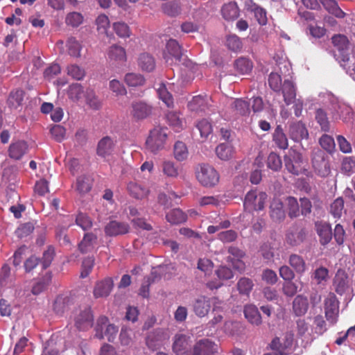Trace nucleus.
<instances>
[{
	"instance_id": "obj_49",
	"label": "nucleus",
	"mask_w": 355,
	"mask_h": 355,
	"mask_svg": "<svg viewBox=\"0 0 355 355\" xmlns=\"http://www.w3.org/2000/svg\"><path fill=\"white\" fill-rule=\"evenodd\" d=\"M84 17L80 12H71L65 17V23L73 28L78 27L83 22Z\"/></svg>"
},
{
	"instance_id": "obj_47",
	"label": "nucleus",
	"mask_w": 355,
	"mask_h": 355,
	"mask_svg": "<svg viewBox=\"0 0 355 355\" xmlns=\"http://www.w3.org/2000/svg\"><path fill=\"white\" fill-rule=\"evenodd\" d=\"M173 154L178 161L182 162L185 160L189 155L186 144L182 141H177L174 145Z\"/></svg>"
},
{
	"instance_id": "obj_48",
	"label": "nucleus",
	"mask_w": 355,
	"mask_h": 355,
	"mask_svg": "<svg viewBox=\"0 0 355 355\" xmlns=\"http://www.w3.org/2000/svg\"><path fill=\"white\" fill-rule=\"evenodd\" d=\"M332 43L336 47L338 52L349 50V42L348 38L344 35H336L332 37Z\"/></svg>"
},
{
	"instance_id": "obj_5",
	"label": "nucleus",
	"mask_w": 355,
	"mask_h": 355,
	"mask_svg": "<svg viewBox=\"0 0 355 355\" xmlns=\"http://www.w3.org/2000/svg\"><path fill=\"white\" fill-rule=\"evenodd\" d=\"M74 324L80 331H87L94 324V315L89 306L80 309L75 314Z\"/></svg>"
},
{
	"instance_id": "obj_15",
	"label": "nucleus",
	"mask_w": 355,
	"mask_h": 355,
	"mask_svg": "<svg viewBox=\"0 0 355 355\" xmlns=\"http://www.w3.org/2000/svg\"><path fill=\"white\" fill-rule=\"evenodd\" d=\"M28 146L24 141H17L12 143L8 148L9 157L15 160H19L28 152Z\"/></svg>"
},
{
	"instance_id": "obj_39",
	"label": "nucleus",
	"mask_w": 355,
	"mask_h": 355,
	"mask_svg": "<svg viewBox=\"0 0 355 355\" xmlns=\"http://www.w3.org/2000/svg\"><path fill=\"white\" fill-rule=\"evenodd\" d=\"M232 109L236 115L245 116L250 114V104L241 98L236 99L232 104Z\"/></svg>"
},
{
	"instance_id": "obj_29",
	"label": "nucleus",
	"mask_w": 355,
	"mask_h": 355,
	"mask_svg": "<svg viewBox=\"0 0 355 355\" xmlns=\"http://www.w3.org/2000/svg\"><path fill=\"white\" fill-rule=\"evenodd\" d=\"M25 92L20 89L12 90L8 98L7 104L10 109H17L22 105Z\"/></svg>"
},
{
	"instance_id": "obj_32",
	"label": "nucleus",
	"mask_w": 355,
	"mask_h": 355,
	"mask_svg": "<svg viewBox=\"0 0 355 355\" xmlns=\"http://www.w3.org/2000/svg\"><path fill=\"white\" fill-rule=\"evenodd\" d=\"M334 286L336 292L343 295L348 288L347 276L344 272H338L334 279Z\"/></svg>"
},
{
	"instance_id": "obj_33",
	"label": "nucleus",
	"mask_w": 355,
	"mask_h": 355,
	"mask_svg": "<svg viewBox=\"0 0 355 355\" xmlns=\"http://www.w3.org/2000/svg\"><path fill=\"white\" fill-rule=\"evenodd\" d=\"M188 108L191 112H205L207 108L206 99L201 96H196L188 103Z\"/></svg>"
},
{
	"instance_id": "obj_17",
	"label": "nucleus",
	"mask_w": 355,
	"mask_h": 355,
	"mask_svg": "<svg viewBox=\"0 0 355 355\" xmlns=\"http://www.w3.org/2000/svg\"><path fill=\"white\" fill-rule=\"evenodd\" d=\"M324 311L327 320L335 322L338 313V304L335 296H331L325 300Z\"/></svg>"
},
{
	"instance_id": "obj_26",
	"label": "nucleus",
	"mask_w": 355,
	"mask_h": 355,
	"mask_svg": "<svg viewBox=\"0 0 355 355\" xmlns=\"http://www.w3.org/2000/svg\"><path fill=\"white\" fill-rule=\"evenodd\" d=\"M137 63L142 71L150 72L155 68L154 58L147 53H143L139 55Z\"/></svg>"
},
{
	"instance_id": "obj_23",
	"label": "nucleus",
	"mask_w": 355,
	"mask_h": 355,
	"mask_svg": "<svg viewBox=\"0 0 355 355\" xmlns=\"http://www.w3.org/2000/svg\"><path fill=\"white\" fill-rule=\"evenodd\" d=\"M217 157L224 161H227L234 157L235 150L233 146L228 143H222L216 148Z\"/></svg>"
},
{
	"instance_id": "obj_25",
	"label": "nucleus",
	"mask_w": 355,
	"mask_h": 355,
	"mask_svg": "<svg viewBox=\"0 0 355 355\" xmlns=\"http://www.w3.org/2000/svg\"><path fill=\"white\" fill-rule=\"evenodd\" d=\"M97 241V236L92 232L85 233L78 244V250L85 254L91 251Z\"/></svg>"
},
{
	"instance_id": "obj_34",
	"label": "nucleus",
	"mask_w": 355,
	"mask_h": 355,
	"mask_svg": "<svg viewBox=\"0 0 355 355\" xmlns=\"http://www.w3.org/2000/svg\"><path fill=\"white\" fill-rule=\"evenodd\" d=\"M315 119L322 131L325 132L330 131L331 124L327 117V114L323 109L319 108L316 110Z\"/></svg>"
},
{
	"instance_id": "obj_31",
	"label": "nucleus",
	"mask_w": 355,
	"mask_h": 355,
	"mask_svg": "<svg viewBox=\"0 0 355 355\" xmlns=\"http://www.w3.org/2000/svg\"><path fill=\"white\" fill-rule=\"evenodd\" d=\"M324 8L328 12L337 18H344L345 13L338 6L335 0H320Z\"/></svg>"
},
{
	"instance_id": "obj_24",
	"label": "nucleus",
	"mask_w": 355,
	"mask_h": 355,
	"mask_svg": "<svg viewBox=\"0 0 355 355\" xmlns=\"http://www.w3.org/2000/svg\"><path fill=\"white\" fill-rule=\"evenodd\" d=\"M166 219L171 225H179L187 221V215L180 208H175L166 214Z\"/></svg>"
},
{
	"instance_id": "obj_52",
	"label": "nucleus",
	"mask_w": 355,
	"mask_h": 355,
	"mask_svg": "<svg viewBox=\"0 0 355 355\" xmlns=\"http://www.w3.org/2000/svg\"><path fill=\"white\" fill-rule=\"evenodd\" d=\"M125 82L130 87H137L143 85L145 79L143 76L139 73H129L125 76Z\"/></svg>"
},
{
	"instance_id": "obj_3",
	"label": "nucleus",
	"mask_w": 355,
	"mask_h": 355,
	"mask_svg": "<svg viewBox=\"0 0 355 355\" xmlns=\"http://www.w3.org/2000/svg\"><path fill=\"white\" fill-rule=\"evenodd\" d=\"M312 165L315 172L321 177H327L331 173L328 155L321 150L313 153Z\"/></svg>"
},
{
	"instance_id": "obj_55",
	"label": "nucleus",
	"mask_w": 355,
	"mask_h": 355,
	"mask_svg": "<svg viewBox=\"0 0 355 355\" xmlns=\"http://www.w3.org/2000/svg\"><path fill=\"white\" fill-rule=\"evenodd\" d=\"M344 209V200L343 198H336L330 205V213L336 218H340Z\"/></svg>"
},
{
	"instance_id": "obj_58",
	"label": "nucleus",
	"mask_w": 355,
	"mask_h": 355,
	"mask_svg": "<svg viewBox=\"0 0 355 355\" xmlns=\"http://www.w3.org/2000/svg\"><path fill=\"white\" fill-rule=\"evenodd\" d=\"M76 223L85 231L89 230L93 225L92 219L86 214L82 212L78 213L76 216Z\"/></svg>"
},
{
	"instance_id": "obj_61",
	"label": "nucleus",
	"mask_w": 355,
	"mask_h": 355,
	"mask_svg": "<svg viewBox=\"0 0 355 355\" xmlns=\"http://www.w3.org/2000/svg\"><path fill=\"white\" fill-rule=\"evenodd\" d=\"M113 28L116 34L120 37L125 38L130 36V28L124 22L114 23L113 24Z\"/></svg>"
},
{
	"instance_id": "obj_36",
	"label": "nucleus",
	"mask_w": 355,
	"mask_h": 355,
	"mask_svg": "<svg viewBox=\"0 0 355 355\" xmlns=\"http://www.w3.org/2000/svg\"><path fill=\"white\" fill-rule=\"evenodd\" d=\"M288 263L298 274H302L306 270V263L302 257L292 254L289 257Z\"/></svg>"
},
{
	"instance_id": "obj_14",
	"label": "nucleus",
	"mask_w": 355,
	"mask_h": 355,
	"mask_svg": "<svg viewBox=\"0 0 355 355\" xmlns=\"http://www.w3.org/2000/svg\"><path fill=\"white\" fill-rule=\"evenodd\" d=\"M211 308L210 299L206 296H200L195 300L193 304V309L198 317L207 315Z\"/></svg>"
},
{
	"instance_id": "obj_46",
	"label": "nucleus",
	"mask_w": 355,
	"mask_h": 355,
	"mask_svg": "<svg viewBox=\"0 0 355 355\" xmlns=\"http://www.w3.org/2000/svg\"><path fill=\"white\" fill-rule=\"evenodd\" d=\"M87 104L93 110H97L101 107V102L92 89H87L85 94Z\"/></svg>"
},
{
	"instance_id": "obj_45",
	"label": "nucleus",
	"mask_w": 355,
	"mask_h": 355,
	"mask_svg": "<svg viewBox=\"0 0 355 355\" xmlns=\"http://www.w3.org/2000/svg\"><path fill=\"white\" fill-rule=\"evenodd\" d=\"M162 172L164 175L176 178L179 175V167L172 161H164L162 164Z\"/></svg>"
},
{
	"instance_id": "obj_35",
	"label": "nucleus",
	"mask_w": 355,
	"mask_h": 355,
	"mask_svg": "<svg viewBox=\"0 0 355 355\" xmlns=\"http://www.w3.org/2000/svg\"><path fill=\"white\" fill-rule=\"evenodd\" d=\"M108 58L112 60L119 62H124L126 61L125 50L118 45H112L110 47L107 53Z\"/></svg>"
},
{
	"instance_id": "obj_64",
	"label": "nucleus",
	"mask_w": 355,
	"mask_h": 355,
	"mask_svg": "<svg viewBox=\"0 0 355 355\" xmlns=\"http://www.w3.org/2000/svg\"><path fill=\"white\" fill-rule=\"evenodd\" d=\"M226 45L232 51H238L242 49L241 39L236 35H229L226 40Z\"/></svg>"
},
{
	"instance_id": "obj_43",
	"label": "nucleus",
	"mask_w": 355,
	"mask_h": 355,
	"mask_svg": "<svg viewBox=\"0 0 355 355\" xmlns=\"http://www.w3.org/2000/svg\"><path fill=\"white\" fill-rule=\"evenodd\" d=\"M70 302L69 297L59 295L53 303V311L59 315L62 314L68 308Z\"/></svg>"
},
{
	"instance_id": "obj_10",
	"label": "nucleus",
	"mask_w": 355,
	"mask_h": 355,
	"mask_svg": "<svg viewBox=\"0 0 355 355\" xmlns=\"http://www.w3.org/2000/svg\"><path fill=\"white\" fill-rule=\"evenodd\" d=\"M285 167L288 171L294 175H298L302 169V155L297 151H293L284 157Z\"/></svg>"
},
{
	"instance_id": "obj_20",
	"label": "nucleus",
	"mask_w": 355,
	"mask_h": 355,
	"mask_svg": "<svg viewBox=\"0 0 355 355\" xmlns=\"http://www.w3.org/2000/svg\"><path fill=\"white\" fill-rule=\"evenodd\" d=\"M270 216L275 221H281L285 218V211L282 202L274 198L270 205Z\"/></svg>"
},
{
	"instance_id": "obj_30",
	"label": "nucleus",
	"mask_w": 355,
	"mask_h": 355,
	"mask_svg": "<svg viewBox=\"0 0 355 355\" xmlns=\"http://www.w3.org/2000/svg\"><path fill=\"white\" fill-rule=\"evenodd\" d=\"M223 18L227 21L234 20L239 17V8L235 2L224 4L221 8Z\"/></svg>"
},
{
	"instance_id": "obj_40",
	"label": "nucleus",
	"mask_w": 355,
	"mask_h": 355,
	"mask_svg": "<svg viewBox=\"0 0 355 355\" xmlns=\"http://www.w3.org/2000/svg\"><path fill=\"white\" fill-rule=\"evenodd\" d=\"M110 323L107 317L101 315L98 318L94 326L95 337L102 340L104 338V331L107 328V325Z\"/></svg>"
},
{
	"instance_id": "obj_62",
	"label": "nucleus",
	"mask_w": 355,
	"mask_h": 355,
	"mask_svg": "<svg viewBox=\"0 0 355 355\" xmlns=\"http://www.w3.org/2000/svg\"><path fill=\"white\" fill-rule=\"evenodd\" d=\"M90 180L85 175H81L77 178L76 188L80 193H87L91 189Z\"/></svg>"
},
{
	"instance_id": "obj_18",
	"label": "nucleus",
	"mask_w": 355,
	"mask_h": 355,
	"mask_svg": "<svg viewBox=\"0 0 355 355\" xmlns=\"http://www.w3.org/2000/svg\"><path fill=\"white\" fill-rule=\"evenodd\" d=\"M284 101L287 105L294 102L296 97V89L291 80H284L281 88Z\"/></svg>"
},
{
	"instance_id": "obj_37",
	"label": "nucleus",
	"mask_w": 355,
	"mask_h": 355,
	"mask_svg": "<svg viewBox=\"0 0 355 355\" xmlns=\"http://www.w3.org/2000/svg\"><path fill=\"white\" fill-rule=\"evenodd\" d=\"M85 94L83 87L80 83H73L67 89L68 97L73 102H78Z\"/></svg>"
},
{
	"instance_id": "obj_54",
	"label": "nucleus",
	"mask_w": 355,
	"mask_h": 355,
	"mask_svg": "<svg viewBox=\"0 0 355 355\" xmlns=\"http://www.w3.org/2000/svg\"><path fill=\"white\" fill-rule=\"evenodd\" d=\"M159 98L170 107L173 105V98L172 95L168 92L165 85L160 84L157 89Z\"/></svg>"
},
{
	"instance_id": "obj_56",
	"label": "nucleus",
	"mask_w": 355,
	"mask_h": 355,
	"mask_svg": "<svg viewBox=\"0 0 355 355\" xmlns=\"http://www.w3.org/2000/svg\"><path fill=\"white\" fill-rule=\"evenodd\" d=\"M196 128L198 129L200 137L206 139L212 132V125L207 119H202L196 123Z\"/></svg>"
},
{
	"instance_id": "obj_53",
	"label": "nucleus",
	"mask_w": 355,
	"mask_h": 355,
	"mask_svg": "<svg viewBox=\"0 0 355 355\" xmlns=\"http://www.w3.org/2000/svg\"><path fill=\"white\" fill-rule=\"evenodd\" d=\"M67 73L73 79L80 80L85 76V71L77 64H70L67 67Z\"/></svg>"
},
{
	"instance_id": "obj_41",
	"label": "nucleus",
	"mask_w": 355,
	"mask_h": 355,
	"mask_svg": "<svg viewBox=\"0 0 355 355\" xmlns=\"http://www.w3.org/2000/svg\"><path fill=\"white\" fill-rule=\"evenodd\" d=\"M253 67L252 62L248 58H239L234 62V68L241 74L250 73Z\"/></svg>"
},
{
	"instance_id": "obj_4",
	"label": "nucleus",
	"mask_w": 355,
	"mask_h": 355,
	"mask_svg": "<svg viewBox=\"0 0 355 355\" xmlns=\"http://www.w3.org/2000/svg\"><path fill=\"white\" fill-rule=\"evenodd\" d=\"M267 197V194L264 192L257 193L256 191H250L245 196L243 202L244 207L250 211L262 210L264 208Z\"/></svg>"
},
{
	"instance_id": "obj_42",
	"label": "nucleus",
	"mask_w": 355,
	"mask_h": 355,
	"mask_svg": "<svg viewBox=\"0 0 355 355\" xmlns=\"http://www.w3.org/2000/svg\"><path fill=\"white\" fill-rule=\"evenodd\" d=\"M166 116L169 125L172 126L176 132L183 129V120L178 112H168Z\"/></svg>"
},
{
	"instance_id": "obj_38",
	"label": "nucleus",
	"mask_w": 355,
	"mask_h": 355,
	"mask_svg": "<svg viewBox=\"0 0 355 355\" xmlns=\"http://www.w3.org/2000/svg\"><path fill=\"white\" fill-rule=\"evenodd\" d=\"M51 274L46 273L42 279H39L32 287L31 292L33 295H37L45 291L51 282Z\"/></svg>"
},
{
	"instance_id": "obj_44",
	"label": "nucleus",
	"mask_w": 355,
	"mask_h": 355,
	"mask_svg": "<svg viewBox=\"0 0 355 355\" xmlns=\"http://www.w3.org/2000/svg\"><path fill=\"white\" fill-rule=\"evenodd\" d=\"M236 286L240 294L249 295L253 288L254 283L248 277H241L239 279Z\"/></svg>"
},
{
	"instance_id": "obj_19",
	"label": "nucleus",
	"mask_w": 355,
	"mask_h": 355,
	"mask_svg": "<svg viewBox=\"0 0 355 355\" xmlns=\"http://www.w3.org/2000/svg\"><path fill=\"white\" fill-rule=\"evenodd\" d=\"M316 232L320 237V242L325 245L330 242L332 239V231L329 224L322 222L315 223Z\"/></svg>"
},
{
	"instance_id": "obj_59",
	"label": "nucleus",
	"mask_w": 355,
	"mask_h": 355,
	"mask_svg": "<svg viewBox=\"0 0 355 355\" xmlns=\"http://www.w3.org/2000/svg\"><path fill=\"white\" fill-rule=\"evenodd\" d=\"M288 216L293 218L300 216V207L297 199L294 197H288L286 199Z\"/></svg>"
},
{
	"instance_id": "obj_57",
	"label": "nucleus",
	"mask_w": 355,
	"mask_h": 355,
	"mask_svg": "<svg viewBox=\"0 0 355 355\" xmlns=\"http://www.w3.org/2000/svg\"><path fill=\"white\" fill-rule=\"evenodd\" d=\"M319 144L321 147L329 153H331L335 150V141L334 138L327 134H324L319 139Z\"/></svg>"
},
{
	"instance_id": "obj_51",
	"label": "nucleus",
	"mask_w": 355,
	"mask_h": 355,
	"mask_svg": "<svg viewBox=\"0 0 355 355\" xmlns=\"http://www.w3.org/2000/svg\"><path fill=\"white\" fill-rule=\"evenodd\" d=\"M341 171L346 175H351L355 173V157H345L341 162Z\"/></svg>"
},
{
	"instance_id": "obj_6",
	"label": "nucleus",
	"mask_w": 355,
	"mask_h": 355,
	"mask_svg": "<svg viewBox=\"0 0 355 355\" xmlns=\"http://www.w3.org/2000/svg\"><path fill=\"white\" fill-rule=\"evenodd\" d=\"M182 47L173 39H170L166 45L164 52V58L168 64L173 65L181 61L182 57Z\"/></svg>"
},
{
	"instance_id": "obj_50",
	"label": "nucleus",
	"mask_w": 355,
	"mask_h": 355,
	"mask_svg": "<svg viewBox=\"0 0 355 355\" xmlns=\"http://www.w3.org/2000/svg\"><path fill=\"white\" fill-rule=\"evenodd\" d=\"M306 237L304 230H300L296 232H290L286 235V241L293 246L297 245L302 243Z\"/></svg>"
},
{
	"instance_id": "obj_8",
	"label": "nucleus",
	"mask_w": 355,
	"mask_h": 355,
	"mask_svg": "<svg viewBox=\"0 0 355 355\" xmlns=\"http://www.w3.org/2000/svg\"><path fill=\"white\" fill-rule=\"evenodd\" d=\"M290 138L295 142H300L309 138V131L306 125L301 121L291 123L288 128Z\"/></svg>"
},
{
	"instance_id": "obj_27",
	"label": "nucleus",
	"mask_w": 355,
	"mask_h": 355,
	"mask_svg": "<svg viewBox=\"0 0 355 355\" xmlns=\"http://www.w3.org/2000/svg\"><path fill=\"white\" fill-rule=\"evenodd\" d=\"M309 309V302L306 297L297 295L293 302V309L297 316L304 315Z\"/></svg>"
},
{
	"instance_id": "obj_28",
	"label": "nucleus",
	"mask_w": 355,
	"mask_h": 355,
	"mask_svg": "<svg viewBox=\"0 0 355 355\" xmlns=\"http://www.w3.org/2000/svg\"><path fill=\"white\" fill-rule=\"evenodd\" d=\"M244 315L245 318L252 324L259 325L261 323V314L258 309L252 304L246 305L244 307Z\"/></svg>"
},
{
	"instance_id": "obj_63",
	"label": "nucleus",
	"mask_w": 355,
	"mask_h": 355,
	"mask_svg": "<svg viewBox=\"0 0 355 355\" xmlns=\"http://www.w3.org/2000/svg\"><path fill=\"white\" fill-rule=\"evenodd\" d=\"M267 166L273 171L279 170L282 166L280 157L275 153H270L268 157Z\"/></svg>"
},
{
	"instance_id": "obj_60",
	"label": "nucleus",
	"mask_w": 355,
	"mask_h": 355,
	"mask_svg": "<svg viewBox=\"0 0 355 355\" xmlns=\"http://www.w3.org/2000/svg\"><path fill=\"white\" fill-rule=\"evenodd\" d=\"M281 76L277 73L272 72L269 75L268 83L270 87L275 92H279L282 87Z\"/></svg>"
},
{
	"instance_id": "obj_16",
	"label": "nucleus",
	"mask_w": 355,
	"mask_h": 355,
	"mask_svg": "<svg viewBox=\"0 0 355 355\" xmlns=\"http://www.w3.org/2000/svg\"><path fill=\"white\" fill-rule=\"evenodd\" d=\"M113 281L111 278H105L96 283L93 291L94 297L99 298L108 296L113 288Z\"/></svg>"
},
{
	"instance_id": "obj_22",
	"label": "nucleus",
	"mask_w": 355,
	"mask_h": 355,
	"mask_svg": "<svg viewBox=\"0 0 355 355\" xmlns=\"http://www.w3.org/2000/svg\"><path fill=\"white\" fill-rule=\"evenodd\" d=\"M129 194L136 199H143L148 195L149 190L143 185L136 182H130L127 186Z\"/></svg>"
},
{
	"instance_id": "obj_2",
	"label": "nucleus",
	"mask_w": 355,
	"mask_h": 355,
	"mask_svg": "<svg viewBox=\"0 0 355 355\" xmlns=\"http://www.w3.org/2000/svg\"><path fill=\"white\" fill-rule=\"evenodd\" d=\"M167 128L155 127L150 130L148 137L146 141L147 148L153 153L164 148L167 138Z\"/></svg>"
},
{
	"instance_id": "obj_1",
	"label": "nucleus",
	"mask_w": 355,
	"mask_h": 355,
	"mask_svg": "<svg viewBox=\"0 0 355 355\" xmlns=\"http://www.w3.org/2000/svg\"><path fill=\"white\" fill-rule=\"evenodd\" d=\"M196 175L198 182L205 187H213L220 180L218 171L211 165L200 164L196 169Z\"/></svg>"
},
{
	"instance_id": "obj_21",
	"label": "nucleus",
	"mask_w": 355,
	"mask_h": 355,
	"mask_svg": "<svg viewBox=\"0 0 355 355\" xmlns=\"http://www.w3.org/2000/svg\"><path fill=\"white\" fill-rule=\"evenodd\" d=\"M272 141L275 146L281 150H286L288 147V141L281 125H277L272 133Z\"/></svg>"
},
{
	"instance_id": "obj_11",
	"label": "nucleus",
	"mask_w": 355,
	"mask_h": 355,
	"mask_svg": "<svg viewBox=\"0 0 355 355\" xmlns=\"http://www.w3.org/2000/svg\"><path fill=\"white\" fill-rule=\"evenodd\" d=\"M218 349V345L209 339L205 338L198 341L193 346L191 355H214Z\"/></svg>"
},
{
	"instance_id": "obj_7",
	"label": "nucleus",
	"mask_w": 355,
	"mask_h": 355,
	"mask_svg": "<svg viewBox=\"0 0 355 355\" xmlns=\"http://www.w3.org/2000/svg\"><path fill=\"white\" fill-rule=\"evenodd\" d=\"M153 112V107L141 101H133L131 104L130 114L137 121L148 117Z\"/></svg>"
},
{
	"instance_id": "obj_9",
	"label": "nucleus",
	"mask_w": 355,
	"mask_h": 355,
	"mask_svg": "<svg viewBox=\"0 0 355 355\" xmlns=\"http://www.w3.org/2000/svg\"><path fill=\"white\" fill-rule=\"evenodd\" d=\"M116 139L110 136L103 137L99 140L96 147V154L105 158L111 155L114 151Z\"/></svg>"
},
{
	"instance_id": "obj_13",
	"label": "nucleus",
	"mask_w": 355,
	"mask_h": 355,
	"mask_svg": "<svg viewBox=\"0 0 355 355\" xmlns=\"http://www.w3.org/2000/svg\"><path fill=\"white\" fill-rule=\"evenodd\" d=\"M189 345V338L183 334H177L174 337L173 350L177 355H191L187 351Z\"/></svg>"
},
{
	"instance_id": "obj_12",
	"label": "nucleus",
	"mask_w": 355,
	"mask_h": 355,
	"mask_svg": "<svg viewBox=\"0 0 355 355\" xmlns=\"http://www.w3.org/2000/svg\"><path fill=\"white\" fill-rule=\"evenodd\" d=\"M130 231V225L126 222L111 220L105 227V233L108 236L124 235Z\"/></svg>"
}]
</instances>
